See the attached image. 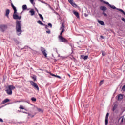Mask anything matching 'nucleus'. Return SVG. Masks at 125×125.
Returning <instances> with one entry per match:
<instances>
[{"mask_svg":"<svg viewBox=\"0 0 125 125\" xmlns=\"http://www.w3.org/2000/svg\"><path fill=\"white\" fill-rule=\"evenodd\" d=\"M16 30L17 31V33H19L18 34V36H20L21 35V33H22V29H21V21H16Z\"/></svg>","mask_w":125,"mask_h":125,"instance_id":"f257e3e1","label":"nucleus"},{"mask_svg":"<svg viewBox=\"0 0 125 125\" xmlns=\"http://www.w3.org/2000/svg\"><path fill=\"white\" fill-rule=\"evenodd\" d=\"M14 89H15V86L12 85H10L8 86V88H7V89L5 90V91L8 95H12V90Z\"/></svg>","mask_w":125,"mask_h":125,"instance_id":"f03ea898","label":"nucleus"},{"mask_svg":"<svg viewBox=\"0 0 125 125\" xmlns=\"http://www.w3.org/2000/svg\"><path fill=\"white\" fill-rule=\"evenodd\" d=\"M100 1L101 2H102L103 3H104V4H106V5H107V7H108V9H110V10H112L113 9V8H114V7L115 6V5L110 4V3H109V2H108L106 0H100Z\"/></svg>","mask_w":125,"mask_h":125,"instance_id":"7ed1b4c3","label":"nucleus"},{"mask_svg":"<svg viewBox=\"0 0 125 125\" xmlns=\"http://www.w3.org/2000/svg\"><path fill=\"white\" fill-rule=\"evenodd\" d=\"M58 38L60 42H64V43L68 42V40L61 35H59Z\"/></svg>","mask_w":125,"mask_h":125,"instance_id":"20e7f679","label":"nucleus"},{"mask_svg":"<svg viewBox=\"0 0 125 125\" xmlns=\"http://www.w3.org/2000/svg\"><path fill=\"white\" fill-rule=\"evenodd\" d=\"M112 10H115L116 11H117V10L118 11H119V12H121V13H123V15L125 16V11H124V10H123L121 8H117L116 7H115L114 6V7H113V8H112Z\"/></svg>","mask_w":125,"mask_h":125,"instance_id":"39448f33","label":"nucleus"},{"mask_svg":"<svg viewBox=\"0 0 125 125\" xmlns=\"http://www.w3.org/2000/svg\"><path fill=\"white\" fill-rule=\"evenodd\" d=\"M30 83L31 85H32V86H33V87H34V88L36 89V90H39V86H38V84H37L36 83L31 81H30Z\"/></svg>","mask_w":125,"mask_h":125,"instance_id":"423d86ee","label":"nucleus"},{"mask_svg":"<svg viewBox=\"0 0 125 125\" xmlns=\"http://www.w3.org/2000/svg\"><path fill=\"white\" fill-rule=\"evenodd\" d=\"M107 7L105 5H102L100 6V9L101 11H103V12H106L108 10V8H108V5H107Z\"/></svg>","mask_w":125,"mask_h":125,"instance_id":"0eeeda50","label":"nucleus"},{"mask_svg":"<svg viewBox=\"0 0 125 125\" xmlns=\"http://www.w3.org/2000/svg\"><path fill=\"white\" fill-rule=\"evenodd\" d=\"M109 116H110V113L109 112H107L105 117V125H108V124H109Z\"/></svg>","mask_w":125,"mask_h":125,"instance_id":"6e6552de","label":"nucleus"},{"mask_svg":"<svg viewBox=\"0 0 125 125\" xmlns=\"http://www.w3.org/2000/svg\"><path fill=\"white\" fill-rule=\"evenodd\" d=\"M6 29H7V26L4 24L0 25V31L1 32H4Z\"/></svg>","mask_w":125,"mask_h":125,"instance_id":"1a4fd4ad","label":"nucleus"},{"mask_svg":"<svg viewBox=\"0 0 125 125\" xmlns=\"http://www.w3.org/2000/svg\"><path fill=\"white\" fill-rule=\"evenodd\" d=\"M72 13H73L74 15H75L76 17H77L78 19H80V13H79V12L73 10L72 11Z\"/></svg>","mask_w":125,"mask_h":125,"instance_id":"9d476101","label":"nucleus"},{"mask_svg":"<svg viewBox=\"0 0 125 125\" xmlns=\"http://www.w3.org/2000/svg\"><path fill=\"white\" fill-rule=\"evenodd\" d=\"M80 59L83 60H83H87V59H88V55H80Z\"/></svg>","mask_w":125,"mask_h":125,"instance_id":"9b49d317","label":"nucleus"},{"mask_svg":"<svg viewBox=\"0 0 125 125\" xmlns=\"http://www.w3.org/2000/svg\"><path fill=\"white\" fill-rule=\"evenodd\" d=\"M116 97H117L118 101H121L122 99H123L124 95H123L122 94L120 93L119 94H118Z\"/></svg>","mask_w":125,"mask_h":125,"instance_id":"f8f14e48","label":"nucleus"},{"mask_svg":"<svg viewBox=\"0 0 125 125\" xmlns=\"http://www.w3.org/2000/svg\"><path fill=\"white\" fill-rule=\"evenodd\" d=\"M13 18L15 20L19 19V20H20V19H21V16H19L17 14H16V13H14L13 14Z\"/></svg>","mask_w":125,"mask_h":125,"instance_id":"ddd939ff","label":"nucleus"},{"mask_svg":"<svg viewBox=\"0 0 125 125\" xmlns=\"http://www.w3.org/2000/svg\"><path fill=\"white\" fill-rule=\"evenodd\" d=\"M97 22L101 26H105V22L101 20L98 19Z\"/></svg>","mask_w":125,"mask_h":125,"instance_id":"4468645a","label":"nucleus"},{"mask_svg":"<svg viewBox=\"0 0 125 125\" xmlns=\"http://www.w3.org/2000/svg\"><path fill=\"white\" fill-rule=\"evenodd\" d=\"M69 56H71L69 57V58L71 59V60H73L75 63H77V62H78L77 59H76V58H75L73 55H69Z\"/></svg>","mask_w":125,"mask_h":125,"instance_id":"2eb2a0df","label":"nucleus"},{"mask_svg":"<svg viewBox=\"0 0 125 125\" xmlns=\"http://www.w3.org/2000/svg\"><path fill=\"white\" fill-rule=\"evenodd\" d=\"M61 25L60 30H65V23H63V21L60 22Z\"/></svg>","mask_w":125,"mask_h":125,"instance_id":"dca6fc26","label":"nucleus"},{"mask_svg":"<svg viewBox=\"0 0 125 125\" xmlns=\"http://www.w3.org/2000/svg\"><path fill=\"white\" fill-rule=\"evenodd\" d=\"M118 109V104H115L114 105L113 107H112L111 110L113 112H115Z\"/></svg>","mask_w":125,"mask_h":125,"instance_id":"f3484780","label":"nucleus"},{"mask_svg":"<svg viewBox=\"0 0 125 125\" xmlns=\"http://www.w3.org/2000/svg\"><path fill=\"white\" fill-rule=\"evenodd\" d=\"M9 13H10V10L9 9H7L6 10V16H7V18H9Z\"/></svg>","mask_w":125,"mask_h":125,"instance_id":"a211bd4d","label":"nucleus"},{"mask_svg":"<svg viewBox=\"0 0 125 125\" xmlns=\"http://www.w3.org/2000/svg\"><path fill=\"white\" fill-rule=\"evenodd\" d=\"M71 5H72V6H73V7H75V8H77V7H78L79 9H80V7L78 6V5L74 2H73Z\"/></svg>","mask_w":125,"mask_h":125,"instance_id":"6ab92c4d","label":"nucleus"},{"mask_svg":"<svg viewBox=\"0 0 125 125\" xmlns=\"http://www.w3.org/2000/svg\"><path fill=\"white\" fill-rule=\"evenodd\" d=\"M11 6L14 10V13H17V10L16 9V7H15V6H14V5H13V4H11Z\"/></svg>","mask_w":125,"mask_h":125,"instance_id":"aec40b11","label":"nucleus"},{"mask_svg":"<svg viewBox=\"0 0 125 125\" xmlns=\"http://www.w3.org/2000/svg\"><path fill=\"white\" fill-rule=\"evenodd\" d=\"M41 51L43 53V55H44V56L46 57V55H47V54H46V53L45 52V50L42 48L41 49Z\"/></svg>","mask_w":125,"mask_h":125,"instance_id":"412c9836","label":"nucleus"},{"mask_svg":"<svg viewBox=\"0 0 125 125\" xmlns=\"http://www.w3.org/2000/svg\"><path fill=\"white\" fill-rule=\"evenodd\" d=\"M23 113H24L25 114H27L28 116H29L30 118H34V117H35V115H32L31 113H27L26 112H23Z\"/></svg>","mask_w":125,"mask_h":125,"instance_id":"4be33fe9","label":"nucleus"},{"mask_svg":"<svg viewBox=\"0 0 125 125\" xmlns=\"http://www.w3.org/2000/svg\"><path fill=\"white\" fill-rule=\"evenodd\" d=\"M47 110H48V113H47V116H49V114H50V116L51 115H52V114H51V109L50 108H49L48 107H47Z\"/></svg>","mask_w":125,"mask_h":125,"instance_id":"5701e85b","label":"nucleus"},{"mask_svg":"<svg viewBox=\"0 0 125 125\" xmlns=\"http://www.w3.org/2000/svg\"><path fill=\"white\" fill-rule=\"evenodd\" d=\"M101 52L102 53V56H106V55L107 54V53H106L105 51H103V50H102L101 51Z\"/></svg>","mask_w":125,"mask_h":125,"instance_id":"b1692460","label":"nucleus"},{"mask_svg":"<svg viewBox=\"0 0 125 125\" xmlns=\"http://www.w3.org/2000/svg\"><path fill=\"white\" fill-rule=\"evenodd\" d=\"M103 83H104V79H103L100 81L99 83V86H101V85H102V84H103Z\"/></svg>","mask_w":125,"mask_h":125,"instance_id":"393cba45","label":"nucleus"},{"mask_svg":"<svg viewBox=\"0 0 125 125\" xmlns=\"http://www.w3.org/2000/svg\"><path fill=\"white\" fill-rule=\"evenodd\" d=\"M47 28H50L51 29L52 28V23L50 22L47 23Z\"/></svg>","mask_w":125,"mask_h":125,"instance_id":"a878e982","label":"nucleus"},{"mask_svg":"<svg viewBox=\"0 0 125 125\" xmlns=\"http://www.w3.org/2000/svg\"><path fill=\"white\" fill-rule=\"evenodd\" d=\"M7 102H9V99H5L3 101V104H5V103H7Z\"/></svg>","mask_w":125,"mask_h":125,"instance_id":"bb28decb","label":"nucleus"},{"mask_svg":"<svg viewBox=\"0 0 125 125\" xmlns=\"http://www.w3.org/2000/svg\"><path fill=\"white\" fill-rule=\"evenodd\" d=\"M30 13H31V15L33 16V15H35V11L34 10H31L29 11Z\"/></svg>","mask_w":125,"mask_h":125,"instance_id":"cd10ccee","label":"nucleus"},{"mask_svg":"<svg viewBox=\"0 0 125 125\" xmlns=\"http://www.w3.org/2000/svg\"><path fill=\"white\" fill-rule=\"evenodd\" d=\"M66 43L69 44V45L71 46V48H73V46H74V45H72V43H70V42L68 41V42H66Z\"/></svg>","mask_w":125,"mask_h":125,"instance_id":"c85d7f7f","label":"nucleus"},{"mask_svg":"<svg viewBox=\"0 0 125 125\" xmlns=\"http://www.w3.org/2000/svg\"><path fill=\"white\" fill-rule=\"evenodd\" d=\"M27 9V5H23L22 6V10L25 11Z\"/></svg>","mask_w":125,"mask_h":125,"instance_id":"c756f323","label":"nucleus"},{"mask_svg":"<svg viewBox=\"0 0 125 125\" xmlns=\"http://www.w3.org/2000/svg\"><path fill=\"white\" fill-rule=\"evenodd\" d=\"M47 74H49V76H48V77L49 78H51V76H52V75L53 74V73H51V72L49 71H47Z\"/></svg>","mask_w":125,"mask_h":125,"instance_id":"7c9ffc66","label":"nucleus"},{"mask_svg":"<svg viewBox=\"0 0 125 125\" xmlns=\"http://www.w3.org/2000/svg\"><path fill=\"white\" fill-rule=\"evenodd\" d=\"M19 109H20L21 110H25V107H24L22 105H20L19 107Z\"/></svg>","mask_w":125,"mask_h":125,"instance_id":"2f4dec72","label":"nucleus"},{"mask_svg":"<svg viewBox=\"0 0 125 125\" xmlns=\"http://www.w3.org/2000/svg\"><path fill=\"white\" fill-rule=\"evenodd\" d=\"M47 6H48V7L50 8V9H51V10H52V11L53 10H54V9H53V8H52V7H51V6H50V5L47 4Z\"/></svg>","mask_w":125,"mask_h":125,"instance_id":"473e14b6","label":"nucleus"},{"mask_svg":"<svg viewBox=\"0 0 125 125\" xmlns=\"http://www.w3.org/2000/svg\"><path fill=\"white\" fill-rule=\"evenodd\" d=\"M63 32H65V30H63V29L61 30V31L60 32V35H59V36H62V34H63Z\"/></svg>","mask_w":125,"mask_h":125,"instance_id":"72a5a7b5","label":"nucleus"},{"mask_svg":"<svg viewBox=\"0 0 125 125\" xmlns=\"http://www.w3.org/2000/svg\"><path fill=\"white\" fill-rule=\"evenodd\" d=\"M102 14L103 15H104L105 17H107V16H108V14L106 13V12H103Z\"/></svg>","mask_w":125,"mask_h":125,"instance_id":"f704fd0d","label":"nucleus"},{"mask_svg":"<svg viewBox=\"0 0 125 125\" xmlns=\"http://www.w3.org/2000/svg\"><path fill=\"white\" fill-rule=\"evenodd\" d=\"M37 23L38 24H40V25H43V23H42V21H41V20H38L37 21Z\"/></svg>","mask_w":125,"mask_h":125,"instance_id":"c9c22d12","label":"nucleus"},{"mask_svg":"<svg viewBox=\"0 0 125 125\" xmlns=\"http://www.w3.org/2000/svg\"><path fill=\"white\" fill-rule=\"evenodd\" d=\"M38 15H39L41 19H42V20H43V17L42 16V14L38 13Z\"/></svg>","mask_w":125,"mask_h":125,"instance_id":"e433bc0d","label":"nucleus"},{"mask_svg":"<svg viewBox=\"0 0 125 125\" xmlns=\"http://www.w3.org/2000/svg\"><path fill=\"white\" fill-rule=\"evenodd\" d=\"M105 38L104 37V36L103 35H100V40H104Z\"/></svg>","mask_w":125,"mask_h":125,"instance_id":"4c0bfd02","label":"nucleus"},{"mask_svg":"<svg viewBox=\"0 0 125 125\" xmlns=\"http://www.w3.org/2000/svg\"><path fill=\"white\" fill-rule=\"evenodd\" d=\"M55 78H57V79H62L61 76H60L59 75H56V76L55 77Z\"/></svg>","mask_w":125,"mask_h":125,"instance_id":"58836bf2","label":"nucleus"},{"mask_svg":"<svg viewBox=\"0 0 125 125\" xmlns=\"http://www.w3.org/2000/svg\"><path fill=\"white\" fill-rule=\"evenodd\" d=\"M31 78L32 79H33L34 82H36V81H37V78H36V76H32Z\"/></svg>","mask_w":125,"mask_h":125,"instance_id":"ea45409f","label":"nucleus"},{"mask_svg":"<svg viewBox=\"0 0 125 125\" xmlns=\"http://www.w3.org/2000/svg\"><path fill=\"white\" fill-rule=\"evenodd\" d=\"M68 1L71 5L74 2V0H68Z\"/></svg>","mask_w":125,"mask_h":125,"instance_id":"a19ab883","label":"nucleus"},{"mask_svg":"<svg viewBox=\"0 0 125 125\" xmlns=\"http://www.w3.org/2000/svg\"><path fill=\"white\" fill-rule=\"evenodd\" d=\"M31 100H32V101L36 102V101H37V99H36V98L32 97L31 98Z\"/></svg>","mask_w":125,"mask_h":125,"instance_id":"79ce46f5","label":"nucleus"},{"mask_svg":"<svg viewBox=\"0 0 125 125\" xmlns=\"http://www.w3.org/2000/svg\"><path fill=\"white\" fill-rule=\"evenodd\" d=\"M48 90H49V93L50 94V95H51V94H52V91L50 90V88H48Z\"/></svg>","mask_w":125,"mask_h":125,"instance_id":"37998d69","label":"nucleus"},{"mask_svg":"<svg viewBox=\"0 0 125 125\" xmlns=\"http://www.w3.org/2000/svg\"><path fill=\"white\" fill-rule=\"evenodd\" d=\"M122 90L125 92V84L122 86Z\"/></svg>","mask_w":125,"mask_h":125,"instance_id":"c03bdc74","label":"nucleus"},{"mask_svg":"<svg viewBox=\"0 0 125 125\" xmlns=\"http://www.w3.org/2000/svg\"><path fill=\"white\" fill-rule=\"evenodd\" d=\"M53 13H55V14H56V15H58L59 16V14L58 13H57V12H56V11L54 10H53Z\"/></svg>","mask_w":125,"mask_h":125,"instance_id":"a18cd8bd","label":"nucleus"},{"mask_svg":"<svg viewBox=\"0 0 125 125\" xmlns=\"http://www.w3.org/2000/svg\"><path fill=\"white\" fill-rule=\"evenodd\" d=\"M121 20L124 22V23H125V18L124 17L121 18Z\"/></svg>","mask_w":125,"mask_h":125,"instance_id":"49530a36","label":"nucleus"},{"mask_svg":"<svg viewBox=\"0 0 125 125\" xmlns=\"http://www.w3.org/2000/svg\"><path fill=\"white\" fill-rule=\"evenodd\" d=\"M37 111H38V112H42V109L37 108Z\"/></svg>","mask_w":125,"mask_h":125,"instance_id":"de8ad7c7","label":"nucleus"},{"mask_svg":"<svg viewBox=\"0 0 125 125\" xmlns=\"http://www.w3.org/2000/svg\"><path fill=\"white\" fill-rule=\"evenodd\" d=\"M50 33H51L50 29H49V28H47V34H50Z\"/></svg>","mask_w":125,"mask_h":125,"instance_id":"09e8293b","label":"nucleus"},{"mask_svg":"<svg viewBox=\"0 0 125 125\" xmlns=\"http://www.w3.org/2000/svg\"><path fill=\"white\" fill-rule=\"evenodd\" d=\"M53 59L54 62H57V61L58 60H57L56 59H55V57H54V59Z\"/></svg>","mask_w":125,"mask_h":125,"instance_id":"8fccbe9b","label":"nucleus"},{"mask_svg":"<svg viewBox=\"0 0 125 125\" xmlns=\"http://www.w3.org/2000/svg\"><path fill=\"white\" fill-rule=\"evenodd\" d=\"M84 15L85 16V17H87V16H88V14L87 13H84Z\"/></svg>","mask_w":125,"mask_h":125,"instance_id":"3c124183","label":"nucleus"},{"mask_svg":"<svg viewBox=\"0 0 125 125\" xmlns=\"http://www.w3.org/2000/svg\"><path fill=\"white\" fill-rule=\"evenodd\" d=\"M61 58H62V59H65L66 58V57L65 56H61Z\"/></svg>","mask_w":125,"mask_h":125,"instance_id":"603ef678","label":"nucleus"},{"mask_svg":"<svg viewBox=\"0 0 125 125\" xmlns=\"http://www.w3.org/2000/svg\"><path fill=\"white\" fill-rule=\"evenodd\" d=\"M71 51H72V52L70 54L71 55H72V54H73V53H74V50H73V48H71Z\"/></svg>","mask_w":125,"mask_h":125,"instance_id":"864d4df0","label":"nucleus"},{"mask_svg":"<svg viewBox=\"0 0 125 125\" xmlns=\"http://www.w3.org/2000/svg\"><path fill=\"white\" fill-rule=\"evenodd\" d=\"M30 1L31 2V3H32V4H33V3H34V0H30Z\"/></svg>","mask_w":125,"mask_h":125,"instance_id":"5fc2aeb1","label":"nucleus"},{"mask_svg":"<svg viewBox=\"0 0 125 125\" xmlns=\"http://www.w3.org/2000/svg\"><path fill=\"white\" fill-rule=\"evenodd\" d=\"M0 122L1 123H3V120H2V119H1V118H0Z\"/></svg>","mask_w":125,"mask_h":125,"instance_id":"6e6d98bb","label":"nucleus"},{"mask_svg":"<svg viewBox=\"0 0 125 125\" xmlns=\"http://www.w3.org/2000/svg\"><path fill=\"white\" fill-rule=\"evenodd\" d=\"M53 50H54V51H57V48H54L53 49Z\"/></svg>","mask_w":125,"mask_h":125,"instance_id":"4d7b16f0","label":"nucleus"},{"mask_svg":"<svg viewBox=\"0 0 125 125\" xmlns=\"http://www.w3.org/2000/svg\"><path fill=\"white\" fill-rule=\"evenodd\" d=\"M125 108H124V109L121 111L122 114H123V113H124V112H125Z\"/></svg>","mask_w":125,"mask_h":125,"instance_id":"13d9d810","label":"nucleus"},{"mask_svg":"<svg viewBox=\"0 0 125 125\" xmlns=\"http://www.w3.org/2000/svg\"><path fill=\"white\" fill-rule=\"evenodd\" d=\"M56 75L54 74L53 73L52 75V77H53L54 78H55V76H56Z\"/></svg>","mask_w":125,"mask_h":125,"instance_id":"bf43d9fd","label":"nucleus"},{"mask_svg":"<svg viewBox=\"0 0 125 125\" xmlns=\"http://www.w3.org/2000/svg\"><path fill=\"white\" fill-rule=\"evenodd\" d=\"M118 110L116 109V110H115V113L116 114H118Z\"/></svg>","mask_w":125,"mask_h":125,"instance_id":"052dcab7","label":"nucleus"},{"mask_svg":"<svg viewBox=\"0 0 125 125\" xmlns=\"http://www.w3.org/2000/svg\"><path fill=\"white\" fill-rule=\"evenodd\" d=\"M67 76H68V77H69V78H71V75H70V74L67 73Z\"/></svg>","mask_w":125,"mask_h":125,"instance_id":"680f3d73","label":"nucleus"},{"mask_svg":"<svg viewBox=\"0 0 125 125\" xmlns=\"http://www.w3.org/2000/svg\"><path fill=\"white\" fill-rule=\"evenodd\" d=\"M121 122H124V117H123V118L121 119Z\"/></svg>","mask_w":125,"mask_h":125,"instance_id":"e2e57ef3","label":"nucleus"},{"mask_svg":"<svg viewBox=\"0 0 125 125\" xmlns=\"http://www.w3.org/2000/svg\"><path fill=\"white\" fill-rule=\"evenodd\" d=\"M58 57H61V56H60V54H58Z\"/></svg>","mask_w":125,"mask_h":125,"instance_id":"0e129e2a","label":"nucleus"},{"mask_svg":"<svg viewBox=\"0 0 125 125\" xmlns=\"http://www.w3.org/2000/svg\"><path fill=\"white\" fill-rule=\"evenodd\" d=\"M122 119V117H120L118 119V121H120V120H121Z\"/></svg>","mask_w":125,"mask_h":125,"instance_id":"69168bd1","label":"nucleus"},{"mask_svg":"<svg viewBox=\"0 0 125 125\" xmlns=\"http://www.w3.org/2000/svg\"><path fill=\"white\" fill-rule=\"evenodd\" d=\"M50 84V83H47V85H49Z\"/></svg>","mask_w":125,"mask_h":125,"instance_id":"338daca9","label":"nucleus"},{"mask_svg":"<svg viewBox=\"0 0 125 125\" xmlns=\"http://www.w3.org/2000/svg\"><path fill=\"white\" fill-rule=\"evenodd\" d=\"M18 112H19V113H20L21 112V111L18 110Z\"/></svg>","mask_w":125,"mask_h":125,"instance_id":"774afa93","label":"nucleus"}]
</instances>
